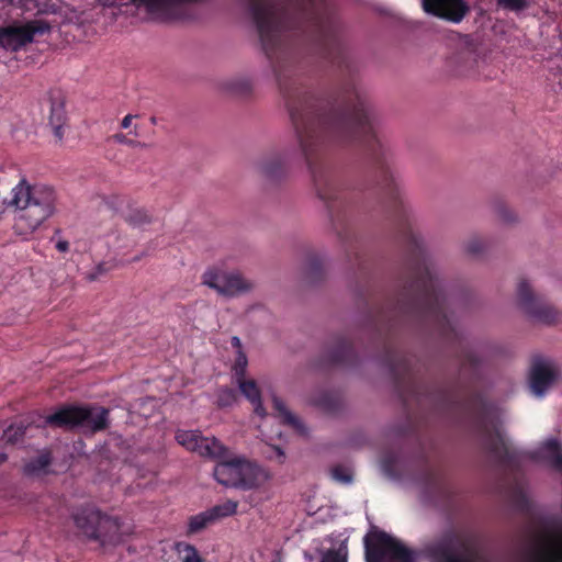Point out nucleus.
<instances>
[{"instance_id":"45","label":"nucleus","mask_w":562,"mask_h":562,"mask_svg":"<svg viewBox=\"0 0 562 562\" xmlns=\"http://www.w3.org/2000/svg\"><path fill=\"white\" fill-rule=\"evenodd\" d=\"M97 269L100 273H103L105 271V269L102 266H98Z\"/></svg>"},{"instance_id":"17","label":"nucleus","mask_w":562,"mask_h":562,"mask_svg":"<svg viewBox=\"0 0 562 562\" xmlns=\"http://www.w3.org/2000/svg\"><path fill=\"white\" fill-rule=\"evenodd\" d=\"M113 204L122 212V216L127 224L136 228H144L153 223V215L144 207L130 205L123 198H112Z\"/></svg>"},{"instance_id":"24","label":"nucleus","mask_w":562,"mask_h":562,"mask_svg":"<svg viewBox=\"0 0 562 562\" xmlns=\"http://www.w3.org/2000/svg\"><path fill=\"white\" fill-rule=\"evenodd\" d=\"M50 464L49 452L43 451L33 459L29 460L23 468L26 475L41 476L47 473V469Z\"/></svg>"},{"instance_id":"35","label":"nucleus","mask_w":562,"mask_h":562,"mask_svg":"<svg viewBox=\"0 0 562 562\" xmlns=\"http://www.w3.org/2000/svg\"><path fill=\"white\" fill-rule=\"evenodd\" d=\"M484 248V244L480 239H471L467 244V249L469 252H480Z\"/></svg>"},{"instance_id":"40","label":"nucleus","mask_w":562,"mask_h":562,"mask_svg":"<svg viewBox=\"0 0 562 562\" xmlns=\"http://www.w3.org/2000/svg\"><path fill=\"white\" fill-rule=\"evenodd\" d=\"M272 448L276 453V458H278L282 462L283 458H284V452L279 447H272Z\"/></svg>"},{"instance_id":"20","label":"nucleus","mask_w":562,"mask_h":562,"mask_svg":"<svg viewBox=\"0 0 562 562\" xmlns=\"http://www.w3.org/2000/svg\"><path fill=\"white\" fill-rule=\"evenodd\" d=\"M272 405H273V408L276 412V416H277V418L280 419L281 423L291 427L294 431H296L299 434L305 432L303 423L300 420V418L296 415H294L289 409V407L286 406V404L283 402L282 398H280L278 396H273Z\"/></svg>"},{"instance_id":"37","label":"nucleus","mask_w":562,"mask_h":562,"mask_svg":"<svg viewBox=\"0 0 562 562\" xmlns=\"http://www.w3.org/2000/svg\"><path fill=\"white\" fill-rule=\"evenodd\" d=\"M246 364H247L246 356L244 353L239 352V355H238V357L236 359V363H235L236 372L237 373H243Z\"/></svg>"},{"instance_id":"3","label":"nucleus","mask_w":562,"mask_h":562,"mask_svg":"<svg viewBox=\"0 0 562 562\" xmlns=\"http://www.w3.org/2000/svg\"><path fill=\"white\" fill-rule=\"evenodd\" d=\"M348 117L353 128L355 138L371 155L373 160H379L383 145L379 138L374 125L370 105L364 100H358L348 108Z\"/></svg>"},{"instance_id":"2","label":"nucleus","mask_w":562,"mask_h":562,"mask_svg":"<svg viewBox=\"0 0 562 562\" xmlns=\"http://www.w3.org/2000/svg\"><path fill=\"white\" fill-rule=\"evenodd\" d=\"M214 476L222 485L243 490L258 488L271 479L265 468L244 457L218 463L214 469Z\"/></svg>"},{"instance_id":"31","label":"nucleus","mask_w":562,"mask_h":562,"mask_svg":"<svg viewBox=\"0 0 562 562\" xmlns=\"http://www.w3.org/2000/svg\"><path fill=\"white\" fill-rule=\"evenodd\" d=\"M496 2L503 9L518 12L528 7L529 0H496Z\"/></svg>"},{"instance_id":"19","label":"nucleus","mask_w":562,"mask_h":562,"mask_svg":"<svg viewBox=\"0 0 562 562\" xmlns=\"http://www.w3.org/2000/svg\"><path fill=\"white\" fill-rule=\"evenodd\" d=\"M102 514L94 508H83L74 515V521L78 530L87 538L91 539L97 533Z\"/></svg>"},{"instance_id":"25","label":"nucleus","mask_w":562,"mask_h":562,"mask_svg":"<svg viewBox=\"0 0 562 562\" xmlns=\"http://www.w3.org/2000/svg\"><path fill=\"white\" fill-rule=\"evenodd\" d=\"M222 88L231 93L244 94L251 90V82L246 77H235L225 80Z\"/></svg>"},{"instance_id":"5","label":"nucleus","mask_w":562,"mask_h":562,"mask_svg":"<svg viewBox=\"0 0 562 562\" xmlns=\"http://www.w3.org/2000/svg\"><path fill=\"white\" fill-rule=\"evenodd\" d=\"M249 9L262 44L272 46L283 30L280 3L277 0H249Z\"/></svg>"},{"instance_id":"12","label":"nucleus","mask_w":562,"mask_h":562,"mask_svg":"<svg viewBox=\"0 0 562 562\" xmlns=\"http://www.w3.org/2000/svg\"><path fill=\"white\" fill-rule=\"evenodd\" d=\"M517 300L524 312L535 319L544 323H550L554 319V312L552 307L536 296L530 284L526 281H521L518 284Z\"/></svg>"},{"instance_id":"23","label":"nucleus","mask_w":562,"mask_h":562,"mask_svg":"<svg viewBox=\"0 0 562 562\" xmlns=\"http://www.w3.org/2000/svg\"><path fill=\"white\" fill-rule=\"evenodd\" d=\"M238 386L240 392L246 398L254 405V412L256 415L263 417L265 409L260 401V392L254 380H246L238 378Z\"/></svg>"},{"instance_id":"14","label":"nucleus","mask_w":562,"mask_h":562,"mask_svg":"<svg viewBox=\"0 0 562 562\" xmlns=\"http://www.w3.org/2000/svg\"><path fill=\"white\" fill-rule=\"evenodd\" d=\"M558 371L550 362H538L531 368L529 385L536 396H542L546 391L555 382Z\"/></svg>"},{"instance_id":"43","label":"nucleus","mask_w":562,"mask_h":562,"mask_svg":"<svg viewBox=\"0 0 562 562\" xmlns=\"http://www.w3.org/2000/svg\"><path fill=\"white\" fill-rule=\"evenodd\" d=\"M232 342L235 347H240V340L237 337H233Z\"/></svg>"},{"instance_id":"7","label":"nucleus","mask_w":562,"mask_h":562,"mask_svg":"<svg viewBox=\"0 0 562 562\" xmlns=\"http://www.w3.org/2000/svg\"><path fill=\"white\" fill-rule=\"evenodd\" d=\"M108 411L101 407L81 408L68 407L47 416L46 423L58 427L81 426L97 431L105 428Z\"/></svg>"},{"instance_id":"36","label":"nucleus","mask_w":562,"mask_h":562,"mask_svg":"<svg viewBox=\"0 0 562 562\" xmlns=\"http://www.w3.org/2000/svg\"><path fill=\"white\" fill-rule=\"evenodd\" d=\"M113 139H114V142H116L119 144H125V145H128L132 147H135L138 145V143H136L132 139H128L124 134H121V133L113 135Z\"/></svg>"},{"instance_id":"29","label":"nucleus","mask_w":562,"mask_h":562,"mask_svg":"<svg viewBox=\"0 0 562 562\" xmlns=\"http://www.w3.org/2000/svg\"><path fill=\"white\" fill-rule=\"evenodd\" d=\"M418 284L426 293H435L439 288L437 273L427 270L426 276H420L418 278Z\"/></svg>"},{"instance_id":"28","label":"nucleus","mask_w":562,"mask_h":562,"mask_svg":"<svg viewBox=\"0 0 562 562\" xmlns=\"http://www.w3.org/2000/svg\"><path fill=\"white\" fill-rule=\"evenodd\" d=\"M177 550L181 562H202L198 550L191 544L180 543Z\"/></svg>"},{"instance_id":"1","label":"nucleus","mask_w":562,"mask_h":562,"mask_svg":"<svg viewBox=\"0 0 562 562\" xmlns=\"http://www.w3.org/2000/svg\"><path fill=\"white\" fill-rule=\"evenodd\" d=\"M13 231L19 236L33 234L55 213L56 193L45 186H32L25 179L12 190Z\"/></svg>"},{"instance_id":"30","label":"nucleus","mask_w":562,"mask_h":562,"mask_svg":"<svg viewBox=\"0 0 562 562\" xmlns=\"http://www.w3.org/2000/svg\"><path fill=\"white\" fill-rule=\"evenodd\" d=\"M310 132L307 130L305 131H296V143L297 148L302 156L306 157L311 149V143H310Z\"/></svg>"},{"instance_id":"18","label":"nucleus","mask_w":562,"mask_h":562,"mask_svg":"<svg viewBox=\"0 0 562 562\" xmlns=\"http://www.w3.org/2000/svg\"><path fill=\"white\" fill-rule=\"evenodd\" d=\"M95 533L91 539L98 541L101 546H114L122 541L119 521L105 515L101 516Z\"/></svg>"},{"instance_id":"8","label":"nucleus","mask_w":562,"mask_h":562,"mask_svg":"<svg viewBox=\"0 0 562 562\" xmlns=\"http://www.w3.org/2000/svg\"><path fill=\"white\" fill-rule=\"evenodd\" d=\"M417 557L426 562H484L468 550H459L458 539L453 536L428 541L423 546Z\"/></svg>"},{"instance_id":"11","label":"nucleus","mask_w":562,"mask_h":562,"mask_svg":"<svg viewBox=\"0 0 562 562\" xmlns=\"http://www.w3.org/2000/svg\"><path fill=\"white\" fill-rule=\"evenodd\" d=\"M176 439L179 445L202 457L218 458L224 453V447L220 441L215 438L202 437L199 431L180 430Z\"/></svg>"},{"instance_id":"16","label":"nucleus","mask_w":562,"mask_h":562,"mask_svg":"<svg viewBox=\"0 0 562 562\" xmlns=\"http://www.w3.org/2000/svg\"><path fill=\"white\" fill-rule=\"evenodd\" d=\"M290 150H271L260 156L255 167L257 171L267 178L279 176L290 158Z\"/></svg>"},{"instance_id":"42","label":"nucleus","mask_w":562,"mask_h":562,"mask_svg":"<svg viewBox=\"0 0 562 562\" xmlns=\"http://www.w3.org/2000/svg\"><path fill=\"white\" fill-rule=\"evenodd\" d=\"M56 247L60 251H66L68 249V243L67 241H58Z\"/></svg>"},{"instance_id":"38","label":"nucleus","mask_w":562,"mask_h":562,"mask_svg":"<svg viewBox=\"0 0 562 562\" xmlns=\"http://www.w3.org/2000/svg\"><path fill=\"white\" fill-rule=\"evenodd\" d=\"M133 120H134V116H133V115H131V114L126 115V116L122 120V122H121V126H122L123 128H128V127H131Z\"/></svg>"},{"instance_id":"47","label":"nucleus","mask_w":562,"mask_h":562,"mask_svg":"<svg viewBox=\"0 0 562 562\" xmlns=\"http://www.w3.org/2000/svg\"><path fill=\"white\" fill-rule=\"evenodd\" d=\"M89 278H90V280H94V279H95V276H94V274H91Z\"/></svg>"},{"instance_id":"32","label":"nucleus","mask_w":562,"mask_h":562,"mask_svg":"<svg viewBox=\"0 0 562 562\" xmlns=\"http://www.w3.org/2000/svg\"><path fill=\"white\" fill-rule=\"evenodd\" d=\"M236 402V394L233 390L222 389L217 395V405L220 407L232 406Z\"/></svg>"},{"instance_id":"46","label":"nucleus","mask_w":562,"mask_h":562,"mask_svg":"<svg viewBox=\"0 0 562 562\" xmlns=\"http://www.w3.org/2000/svg\"><path fill=\"white\" fill-rule=\"evenodd\" d=\"M263 435H265L266 437H268L269 439H271V438H272V436H271V435H269V434H265V432H263Z\"/></svg>"},{"instance_id":"22","label":"nucleus","mask_w":562,"mask_h":562,"mask_svg":"<svg viewBox=\"0 0 562 562\" xmlns=\"http://www.w3.org/2000/svg\"><path fill=\"white\" fill-rule=\"evenodd\" d=\"M484 443L487 449L493 451L498 457H502L503 453H506L508 449L507 438L503 429L499 427L485 429Z\"/></svg>"},{"instance_id":"34","label":"nucleus","mask_w":562,"mask_h":562,"mask_svg":"<svg viewBox=\"0 0 562 562\" xmlns=\"http://www.w3.org/2000/svg\"><path fill=\"white\" fill-rule=\"evenodd\" d=\"M24 432H25V429L22 425L10 426L4 431V437H5L7 441L15 442L24 435Z\"/></svg>"},{"instance_id":"13","label":"nucleus","mask_w":562,"mask_h":562,"mask_svg":"<svg viewBox=\"0 0 562 562\" xmlns=\"http://www.w3.org/2000/svg\"><path fill=\"white\" fill-rule=\"evenodd\" d=\"M427 13L452 22H460L469 11L463 0H423Z\"/></svg>"},{"instance_id":"44","label":"nucleus","mask_w":562,"mask_h":562,"mask_svg":"<svg viewBox=\"0 0 562 562\" xmlns=\"http://www.w3.org/2000/svg\"><path fill=\"white\" fill-rule=\"evenodd\" d=\"M7 460V456L4 453H0V464Z\"/></svg>"},{"instance_id":"9","label":"nucleus","mask_w":562,"mask_h":562,"mask_svg":"<svg viewBox=\"0 0 562 562\" xmlns=\"http://www.w3.org/2000/svg\"><path fill=\"white\" fill-rule=\"evenodd\" d=\"M369 562H415L413 552L386 533H373L367 538Z\"/></svg>"},{"instance_id":"6","label":"nucleus","mask_w":562,"mask_h":562,"mask_svg":"<svg viewBox=\"0 0 562 562\" xmlns=\"http://www.w3.org/2000/svg\"><path fill=\"white\" fill-rule=\"evenodd\" d=\"M202 283L225 297L243 295L255 289V282L240 271L216 267L210 268L203 273Z\"/></svg>"},{"instance_id":"10","label":"nucleus","mask_w":562,"mask_h":562,"mask_svg":"<svg viewBox=\"0 0 562 562\" xmlns=\"http://www.w3.org/2000/svg\"><path fill=\"white\" fill-rule=\"evenodd\" d=\"M48 30L47 23L37 20L10 25L0 30V45L8 50L16 52L33 42L35 35L44 34Z\"/></svg>"},{"instance_id":"39","label":"nucleus","mask_w":562,"mask_h":562,"mask_svg":"<svg viewBox=\"0 0 562 562\" xmlns=\"http://www.w3.org/2000/svg\"><path fill=\"white\" fill-rule=\"evenodd\" d=\"M324 562H346V559L344 557H340L338 554H333L327 557Z\"/></svg>"},{"instance_id":"15","label":"nucleus","mask_w":562,"mask_h":562,"mask_svg":"<svg viewBox=\"0 0 562 562\" xmlns=\"http://www.w3.org/2000/svg\"><path fill=\"white\" fill-rule=\"evenodd\" d=\"M44 111L47 113L48 123L58 140L63 139V126L65 124V101L61 93L52 91L48 93Z\"/></svg>"},{"instance_id":"33","label":"nucleus","mask_w":562,"mask_h":562,"mask_svg":"<svg viewBox=\"0 0 562 562\" xmlns=\"http://www.w3.org/2000/svg\"><path fill=\"white\" fill-rule=\"evenodd\" d=\"M331 476L335 481L349 484L352 481V473L349 469L342 467H336L331 470Z\"/></svg>"},{"instance_id":"41","label":"nucleus","mask_w":562,"mask_h":562,"mask_svg":"<svg viewBox=\"0 0 562 562\" xmlns=\"http://www.w3.org/2000/svg\"><path fill=\"white\" fill-rule=\"evenodd\" d=\"M323 260V258L319 256V255H311L310 258H308V265L312 267L314 265V262L316 261H321Z\"/></svg>"},{"instance_id":"4","label":"nucleus","mask_w":562,"mask_h":562,"mask_svg":"<svg viewBox=\"0 0 562 562\" xmlns=\"http://www.w3.org/2000/svg\"><path fill=\"white\" fill-rule=\"evenodd\" d=\"M518 562H562V516L521 553Z\"/></svg>"},{"instance_id":"27","label":"nucleus","mask_w":562,"mask_h":562,"mask_svg":"<svg viewBox=\"0 0 562 562\" xmlns=\"http://www.w3.org/2000/svg\"><path fill=\"white\" fill-rule=\"evenodd\" d=\"M237 502L229 499L210 508L209 510L213 516L214 521H216L218 519L234 515L237 510Z\"/></svg>"},{"instance_id":"21","label":"nucleus","mask_w":562,"mask_h":562,"mask_svg":"<svg viewBox=\"0 0 562 562\" xmlns=\"http://www.w3.org/2000/svg\"><path fill=\"white\" fill-rule=\"evenodd\" d=\"M537 459L544 462L549 467L561 470L562 469V448L554 440L546 441L537 450Z\"/></svg>"},{"instance_id":"26","label":"nucleus","mask_w":562,"mask_h":562,"mask_svg":"<svg viewBox=\"0 0 562 562\" xmlns=\"http://www.w3.org/2000/svg\"><path fill=\"white\" fill-rule=\"evenodd\" d=\"M213 522H214L213 516L211 515L210 510L207 509L203 513L192 516L189 519V531L191 533L199 532Z\"/></svg>"}]
</instances>
